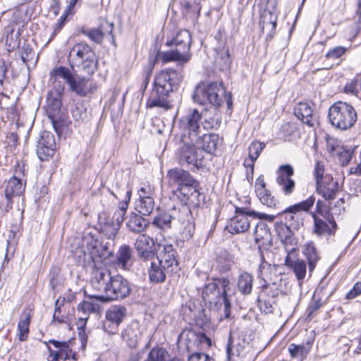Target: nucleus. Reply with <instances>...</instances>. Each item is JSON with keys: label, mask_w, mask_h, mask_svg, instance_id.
Instances as JSON below:
<instances>
[{"label": "nucleus", "mask_w": 361, "mask_h": 361, "mask_svg": "<svg viewBox=\"0 0 361 361\" xmlns=\"http://www.w3.org/2000/svg\"><path fill=\"white\" fill-rule=\"evenodd\" d=\"M71 252L78 265L91 270L92 288L103 293L114 276L106 267L114 257L113 251L91 236H78L71 245Z\"/></svg>", "instance_id": "obj_1"}, {"label": "nucleus", "mask_w": 361, "mask_h": 361, "mask_svg": "<svg viewBox=\"0 0 361 361\" xmlns=\"http://www.w3.org/2000/svg\"><path fill=\"white\" fill-rule=\"evenodd\" d=\"M166 178L172 200L188 207L204 204L205 195L200 190V183L188 171L176 167L167 171Z\"/></svg>", "instance_id": "obj_2"}, {"label": "nucleus", "mask_w": 361, "mask_h": 361, "mask_svg": "<svg viewBox=\"0 0 361 361\" xmlns=\"http://www.w3.org/2000/svg\"><path fill=\"white\" fill-rule=\"evenodd\" d=\"M69 87L76 94L85 96L90 90L89 79L75 72V68L81 69L87 75H92L97 69V60L94 51L87 44H75L69 51Z\"/></svg>", "instance_id": "obj_3"}, {"label": "nucleus", "mask_w": 361, "mask_h": 361, "mask_svg": "<svg viewBox=\"0 0 361 361\" xmlns=\"http://www.w3.org/2000/svg\"><path fill=\"white\" fill-rule=\"evenodd\" d=\"M181 80V74L176 70L161 71L154 78L152 91L146 102L147 108L157 107L165 111L171 109L169 97L178 88Z\"/></svg>", "instance_id": "obj_4"}, {"label": "nucleus", "mask_w": 361, "mask_h": 361, "mask_svg": "<svg viewBox=\"0 0 361 361\" xmlns=\"http://www.w3.org/2000/svg\"><path fill=\"white\" fill-rule=\"evenodd\" d=\"M230 280L226 277L213 278L202 290V298L205 306L213 310L223 308L225 318L231 314V304L227 294Z\"/></svg>", "instance_id": "obj_5"}, {"label": "nucleus", "mask_w": 361, "mask_h": 361, "mask_svg": "<svg viewBox=\"0 0 361 361\" xmlns=\"http://www.w3.org/2000/svg\"><path fill=\"white\" fill-rule=\"evenodd\" d=\"M192 97L194 102L201 105L211 104L219 107L226 102L228 110L231 111L233 108L231 93L226 92L221 82L199 84L194 91Z\"/></svg>", "instance_id": "obj_6"}, {"label": "nucleus", "mask_w": 361, "mask_h": 361, "mask_svg": "<svg viewBox=\"0 0 361 361\" xmlns=\"http://www.w3.org/2000/svg\"><path fill=\"white\" fill-rule=\"evenodd\" d=\"M192 37L190 32L187 30L179 31L166 44L169 47H174V49L164 51L161 57L164 63L170 61H178L181 63L188 62L191 59L190 46Z\"/></svg>", "instance_id": "obj_7"}, {"label": "nucleus", "mask_w": 361, "mask_h": 361, "mask_svg": "<svg viewBox=\"0 0 361 361\" xmlns=\"http://www.w3.org/2000/svg\"><path fill=\"white\" fill-rule=\"evenodd\" d=\"M235 216L232 217L226 226L231 234H238L247 231L250 226V218L272 222L276 215L259 212L247 207H235Z\"/></svg>", "instance_id": "obj_8"}, {"label": "nucleus", "mask_w": 361, "mask_h": 361, "mask_svg": "<svg viewBox=\"0 0 361 361\" xmlns=\"http://www.w3.org/2000/svg\"><path fill=\"white\" fill-rule=\"evenodd\" d=\"M49 80L53 84V89L47 96V106L54 109L62 106V97L65 85L68 84V67L56 65L49 72Z\"/></svg>", "instance_id": "obj_9"}, {"label": "nucleus", "mask_w": 361, "mask_h": 361, "mask_svg": "<svg viewBox=\"0 0 361 361\" xmlns=\"http://www.w3.org/2000/svg\"><path fill=\"white\" fill-rule=\"evenodd\" d=\"M329 120L335 128L344 130L352 128L357 121V113L349 104L338 102L329 109Z\"/></svg>", "instance_id": "obj_10"}, {"label": "nucleus", "mask_w": 361, "mask_h": 361, "mask_svg": "<svg viewBox=\"0 0 361 361\" xmlns=\"http://www.w3.org/2000/svg\"><path fill=\"white\" fill-rule=\"evenodd\" d=\"M176 154L181 165L196 169L203 166L204 156L197 141L180 140Z\"/></svg>", "instance_id": "obj_11"}, {"label": "nucleus", "mask_w": 361, "mask_h": 361, "mask_svg": "<svg viewBox=\"0 0 361 361\" xmlns=\"http://www.w3.org/2000/svg\"><path fill=\"white\" fill-rule=\"evenodd\" d=\"M202 114L197 109L189 111L178 121L180 140L197 141L200 140Z\"/></svg>", "instance_id": "obj_12"}, {"label": "nucleus", "mask_w": 361, "mask_h": 361, "mask_svg": "<svg viewBox=\"0 0 361 361\" xmlns=\"http://www.w3.org/2000/svg\"><path fill=\"white\" fill-rule=\"evenodd\" d=\"M131 292L128 281L120 274L113 276L100 298L104 300H121L127 298Z\"/></svg>", "instance_id": "obj_13"}, {"label": "nucleus", "mask_w": 361, "mask_h": 361, "mask_svg": "<svg viewBox=\"0 0 361 361\" xmlns=\"http://www.w3.org/2000/svg\"><path fill=\"white\" fill-rule=\"evenodd\" d=\"M180 214L190 217V207L181 205L180 208L173 207L168 211L162 212L154 217L152 224L161 231L166 232L171 228L173 220L184 221L185 218L180 216Z\"/></svg>", "instance_id": "obj_14"}, {"label": "nucleus", "mask_w": 361, "mask_h": 361, "mask_svg": "<svg viewBox=\"0 0 361 361\" xmlns=\"http://www.w3.org/2000/svg\"><path fill=\"white\" fill-rule=\"evenodd\" d=\"M159 252H157L155 259L165 265L166 268L175 274L180 270L178 255L175 246L168 242L159 244Z\"/></svg>", "instance_id": "obj_15"}, {"label": "nucleus", "mask_w": 361, "mask_h": 361, "mask_svg": "<svg viewBox=\"0 0 361 361\" xmlns=\"http://www.w3.org/2000/svg\"><path fill=\"white\" fill-rule=\"evenodd\" d=\"M134 248L138 259L147 265L151 259H155L157 251L154 248V241L149 235L140 234L134 243Z\"/></svg>", "instance_id": "obj_16"}, {"label": "nucleus", "mask_w": 361, "mask_h": 361, "mask_svg": "<svg viewBox=\"0 0 361 361\" xmlns=\"http://www.w3.org/2000/svg\"><path fill=\"white\" fill-rule=\"evenodd\" d=\"M127 315V309L123 305H113L106 310L103 329L109 334H116L119 325Z\"/></svg>", "instance_id": "obj_17"}, {"label": "nucleus", "mask_w": 361, "mask_h": 361, "mask_svg": "<svg viewBox=\"0 0 361 361\" xmlns=\"http://www.w3.org/2000/svg\"><path fill=\"white\" fill-rule=\"evenodd\" d=\"M36 154L40 161H47L51 158L56 150V141L54 135L49 131H42L37 138Z\"/></svg>", "instance_id": "obj_18"}, {"label": "nucleus", "mask_w": 361, "mask_h": 361, "mask_svg": "<svg viewBox=\"0 0 361 361\" xmlns=\"http://www.w3.org/2000/svg\"><path fill=\"white\" fill-rule=\"evenodd\" d=\"M48 108L50 111L48 117L51 121L54 131L59 138L66 140L68 135V114L66 109H61V106L59 109Z\"/></svg>", "instance_id": "obj_19"}, {"label": "nucleus", "mask_w": 361, "mask_h": 361, "mask_svg": "<svg viewBox=\"0 0 361 361\" xmlns=\"http://www.w3.org/2000/svg\"><path fill=\"white\" fill-rule=\"evenodd\" d=\"M148 262L149 263L147 268L148 279L152 284L163 283L165 282L167 275L175 274L157 259H151Z\"/></svg>", "instance_id": "obj_20"}, {"label": "nucleus", "mask_w": 361, "mask_h": 361, "mask_svg": "<svg viewBox=\"0 0 361 361\" xmlns=\"http://www.w3.org/2000/svg\"><path fill=\"white\" fill-rule=\"evenodd\" d=\"M270 268V264L267 262H262L259 267L258 277L264 281V283L262 285L260 293H264V296L267 298L275 300V298L283 292V290L281 285L279 284L277 282L269 283L266 281L265 271Z\"/></svg>", "instance_id": "obj_21"}, {"label": "nucleus", "mask_w": 361, "mask_h": 361, "mask_svg": "<svg viewBox=\"0 0 361 361\" xmlns=\"http://www.w3.org/2000/svg\"><path fill=\"white\" fill-rule=\"evenodd\" d=\"M255 191L260 202L269 208H275L278 200L272 195L270 190L267 189L264 176L260 175L255 181Z\"/></svg>", "instance_id": "obj_22"}, {"label": "nucleus", "mask_w": 361, "mask_h": 361, "mask_svg": "<svg viewBox=\"0 0 361 361\" xmlns=\"http://www.w3.org/2000/svg\"><path fill=\"white\" fill-rule=\"evenodd\" d=\"M295 116L303 123L310 127H314L318 124V118L314 114L312 105L307 102H299L294 107Z\"/></svg>", "instance_id": "obj_23"}, {"label": "nucleus", "mask_w": 361, "mask_h": 361, "mask_svg": "<svg viewBox=\"0 0 361 361\" xmlns=\"http://www.w3.org/2000/svg\"><path fill=\"white\" fill-rule=\"evenodd\" d=\"M114 27V25L113 23H110L106 20H102L99 28L82 30V32L92 42L97 44H101L106 35H111L112 40L114 41V36L112 35Z\"/></svg>", "instance_id": "obj_24"}, {"label": "nucleus", "mask_w": 361, "mask_h": 361, "mask_svg": "<svg viewBox=\"0 0 361 361\" xmlns=\"http://www.w3.org/2000/svg\"><path fill=\"white\" fill-rule=\"evenodd\" d=\"M326 220L313 215L314 233L318 236L333 235L336 229L337 224L334 218L326 216Z\"/></svg>", "instance_id": "obj_25"}, {"label": "nucleus", "mask_w": 361, "mask_h": 361, "mask_svg": "<svg viewBox=\"0 0 361 361\" xmlns=\"http://www.w3.org/2000/svg\"><path fill=\"white\" fill-rule=\"evenodd\" d=\"M249 343L245 341V338L235 337V333L230 332V335L226 345L227 360L230 361L233 356H243L244 351Z\"/></svg>", "instance_id": "obj_26"}, {"label": "nucleus", "mask_w": 361, "mask_h": 361, "mask_svg": "<svg viewBox=\"0 0 361 361\" xmlns=\"http://www.w3.org/2000/svg\"><path fill=\"white\" fill-rule=\"evenodd\" d=\"M180 1V12L184 18L195 21L200 16L202 9V3L206 0Z\"/></svg>", "instance_id": "obj_27"}, {"label": "nucleus", "mask_w": 361, "mask_h": 361, "mask_svg": "<svg viewBox=\"0 0 361 361\" xmlns=\"http://www.w3.org/2000/svg\"><path fill=\"white\" fill-rule=\"evenodd\" d=\"M116 264L123 270H130L133 264V251L126 244L121 245L116 254Z\"/></svg>", "instance_id": "obj_28"}, {"label": "nucleus", "mask_w": 361, "mask_h": 361, "mask_svg": "<svg viewBox=\"0 0 361 361\" xmlns=\"http://www.w3.org/2000/svg\"><path fill=\"white\" fill-rule=\"evenodd\" d=\"M25 188L20 178L13 176L9 179L6 186L4 192L6 200V207H11L13 197L19 196L24 192Z\"/></svg>", "instance_id": "obj_29"}, {"label": "nucleus", "mask_w": 361, "mask_h": 361, "mask_svg": "<svg viewBox=\"0 0 361 361\" xmlns=\"http://www.w3.org/2000/svg\"><path fill=\"white\" fill-rule=\"evenodd\" d=\"M220 143L219 136L214 133L202 134L201 133L200 140L197 141V145L202 149V152L209 154L214 153Z\"/></svg>", "instance_id": "obj_30"}, {"label": "nucleus", "mask_w": 361, "mask_h": 361, "mask_svg": "<svg viewBox=\"0 0 361 361\" xmlns=\"http://www.w3.org/2000/svg\"><path fill=\"white\" fill-rule=\"evenodd\" d=\"M46 343L49 351V357H51V361H58L59 358H63L64 360H68L67 342H60L51 339Z\"/></svg>", "instance_id": "obj_31"}, {"label": "nucleus", "mask_w": 361, "mask_h": 361, "mask_svg": "<svg viewBox=\"0 0 361 361\" xmlns=\"http://www.w3.org/2000/svg\"><path fill=\"white\" fill-rule=\"evenodd\" d=\"M32 310L27 306L20 314V319L18 324V340L25 341L27 340L30 332V324L31 322Z\"/></svg>", "instance_id": "obj_32"}, {"label": "nucleus", "mask_w": 361, "mask_h": 361, "mask_svg": "<svg viewBox=\"0 0 361 361\" xmlns=\"http://www.w3.org/2000/svg\"><path fill=\"white\" fill-rule=\"evenodd\" d=\"M278 214L283 216L285 221L283 224H286L289 227L293 228V230H298L300 226L303 224L302 214L297 210L290 209V206L286 208Z\"/></svg>", "instance_id": "obj_33"}, {"label": "nucleus", "mask_w": 361, "mask_h": 361, "mask_svg": "<svg viewBox=\"0 0 361 361\" xmlns=\"http://www.w3.org/2000/svg\"><path fill=\"white\" fill-rule=\"evenodd\" d=\"M253 276L245 271L240 273L237 280V288L238 291L244 296L251 294L253 288Z\"/></svg>", "instance_id": "obj_34"}, {"label": "nucleus", "mask_w": 361, "mask_h": 361, "mask_svg": "<svg viewBox=\"0 0 361 361\" xmlns=\"http://www.w3.org/2000/svg\"><path fill=\"white\" fill-rule=\"evenodd\" d=\"M149 224V221L143 218L140 214L131 213L126 223V226L129 231L140 233L147 228Z\"/></svg>", "instance_id": "obj_35"}, {"label": "nucleus", "mask_w": 361, "mask_h": 361, "mask_svg": "<svg viewBox=\"0 0 361 361\" xmlns=\"http://www.w3.org/2000/svg\"><path fill=\"white\" fill-rule=\"evenodd\" d=\"M337 182H321L316 184V190L318 194L321 195L326 200H334L337 194Z\"/></svg>", "instance_id": "obj_36"}, {"label": "nucleus", "mask_w": 361, "mask_h": 361, "mask_svg": "<svg viewBox=\"0 0 361 361\" xmlns=\"http://www.w3.org/2000/svg\"><path fill=\"white\" fill-rule=\"evenodd\" d=\"M313 341L308 340L305 344L297 345L290 343L288 346V352L292 358H299L302 361L310 353Z\"/></svg>", "instance_id": "obj_37"}, {"label": "nucleus", "mask_w": 361, "mask_h": 361, "mask_svg": "<svg viewBox=\"0 0 361 361\" xmlns=\"http://www.w3.org/2000/svg\"><path fill=\"white\" fill-rule=\"evenodd\" d=\"M302 252L307 259L309 272L311 274L314 271L316 264L319 259V256L314 243L309 242L306 243Z\"/></svg>", "instance_id": "obj_38"}, {"label": "nucleus", "mask_w": 361, "mask_h": 361, "mask_svg": "<svg viewBox=\"0 0 361 361\" xmlns=\"http://www.w3.org/2000/svg\"><path fill=\"white\" fill-rule=\"evenodd\" d=\"M288 266L293 270L299 285L301 286L307 274L306 262L302 259H297L291 260L288 263Z\"/></svg>", "instance_id": "obj_39"}, {"label": "nucleus", "mask_w": 361, "mask_h": 361, "mask_svg": "<svg viewBox=\"0 0 361 361\" xmlns=\"http://www.w3.org/2000/svg\"><path fill=\"white\" fill-rule=\"evenodd\" d=\"M276 229L281 241L284 245L293 244L295 242L293 237V231L295 230H293V228H290L288 225L281 223L276 226Z\"/></svg>", "instance_id": "obj_40"}, {"label": "nucleus", "mask_w": 361, "mask_h": 361, "mask_svg": "<svg viewBox=\"0 0 361 361\" xmlns=\"http://www.w3.org/2000/svg\"><path fill=\"white\" fill-rule=\"evenodd\" d=\"M233 262V255L224 252L217 257V268L220 272L226 273L231 269Z\"/></svg>", "instance_id": "obj_41"}, {"label": "nucleus", "mask_w": 361, "mask_h": 361, "mask_svg": "<svg viewBox=\"0 0 361 361\" xmlns=\"http://www.w3.org/2000/svg\"><path fill=\"white\" fill-rule=\"evenodd\" d=\"M191 208L194 207H190V217H186L182 214L180 215L182 216L183 218H185L184 221H180L183 224H185L184 228L181 232V235L183 240H190L193 236L195 233V226L192 221Z\"/></svg>", "instance_id": "obj_42"}, {"label": "nucleus", "mask_w": 361, "mask_h": 361, "mask_svg": "<svg viewBox=\"0 0 361 361\" xmlns=\"http://www.w3.org/2000/svg\"><path fill=\"white\" fill-rule=\"evenodd\" d=\"M154 209V200H138L135 205V209L143 216H149Z\"/></svg>", "instance_id": "obj_43"}, {"label": "nucleus", "mask_w": 361, "mask_h": 361, "mask_svg": "<svg viewBox=\"0 0 361 361\" xmlns=\"http://www.w3.org/2000/svg\"><path fill=\"white\" fill-rule=\"evenodd\" d=\"M221 122V115L219 111L214 109L213 115L204 118V122L201 121V124L204 129H216L220 126Z\"/></svg>", "instance_id": "obj_44"}, {"label": "nucleus", "mask_w": 361, "mask_h": 361, "mask_svg": "<svg viewBox=\"0 0 361 361\" xmlns=\"http://www.w3.org/2000/svg\"><path fill=\"white\" fill-rule=\"evenodd\" d=\"M141 334L139 329L133 325L127 328L123 333V337L128 342L130 347H134L140 339Z\"/></svg>", "instance_id": "obj_45"}, {"label": "nucleus", "mask_w": 361, "mask_h": 361, "mask_svg": "<svg viewBox=\"0 0 361 361\" xmlns=\"http://www.w3.org/2000/svg\"><path fill=\"white\" fill-rule=\"evenodd\" d=\"M154 66V61H149L147 66H146L142 71V78L140 87V91L143 94L148 86L151 76L152 75Z\"/></svg>", "instance_id": "obj_46"}, {"label": "nucleus", "mask_w": 361, "mask_h": 361, "mask_svg": "<svg viewBox=\"0 0 361 361\" xmlns=\"http://www.w3.org/2000/svg\"><path fill=\"white\" fill-rule=\"evenodd\" d=\"M258 306L260 310L265 314L272 313L275 300L267 298L264 293H259L257 298Z\"/></svg>", "instance_id": "obj_47"}, {"label": "nucleus", "mask_w": 361, "mask_h": 361, "mask_svg": "<svg viewBox=\"0 0 361 361\" xmlns=\"http://www.w3.org/2000/svg\"><path fill=\"white\" fill-rule=\"evenodd\" d=\"M23 219V211L17 209L16 213L13 214V220L10 223V232L13 234V237L21 230Z\"/></svg>", "instance_id": "obj_48"}, {"label": "nucleus", "mask_w": 361, "mask_h": 361, "mask_svg": "<svg viewBox=\"0 0 361 361\" xmlns=\"http://www.w3.org/2000/svg\"><path fill=\"white\" fill-rule=\"evenodd\" d=\"M169 359L168 352L163 348L155 347L148 353L147 361H166Z\"/></svg>", "instance_id": "obj_49"}, {"label": "nucleus", "mask_w": 361, "mask_h": 361, "mask_svg": "<svg viewBox=\"0 0 361 361\" xmlns=\"http://www.w3.org/2000/svg\"><path fill=\"white\" fill-rule=\"evenodd\" d=\"M216 60L218 63L222 64V68H228L231 63V59L228 48H216Z\"/></svg>", "instance_id": "obj_50"}, {"label": "nucleus", "mask_w": 361, "mask_h": 361, "mask_svg": "<svg viewBox=\"0 0 361 361\" xmlns=\"http://www.w3.org/2000/svg\"><path fill=\"white\" fill-rule=\"evenodd\" d=\"M276 182L285 195H290L293 192L295 181L292 178H285L284 175H278Z\"/></svg>", "instance_id": "obj_51"}, {"label": "nucleus", "mask_w": 361, "mask_h": 361, "mask_svg": "<svg viewBox=\"0 0 361 361\" xmlns=\"http://www.w3.org/2000/svg\"><path fill=\"white\" fill-rule=\"evenodd\" d=\"M119 228L113 221L108 220L102 226L101 230L108 239H113L116 235Z\"/></svg>", "instance_id": "obj_52"}, {"label": "nucleus", "mask_w": 361, "mask_h": 361, "mask_svg": "<svg viewBox=\"0 0 361 361\" xmlns=\"http://www.w3.org/2000/svg\"><path fill=\"white\" fill-rule=\"evenodd\" d=\"M345 199L341 197L338 199L333 206H329L327 212H326L331 218H334L335 216H339L343 212L345 211Z\"/></svg>", "instance_id": "obj_53"}, {"label": "nucleus", "mask_w": 361, "mask_h": 361, "mask_svg": "<svg viewBox=\"0 0 361 361\" xmlns=\"http://www.w3.org/2000/svg\"><path fill=\"white\" fill-rule=\"evenodd\" d=\"M266 145L259 141L252 142L248 147V157L257 159Z\"/></svg>", "instance_id": "obj_54"}, {"label": "nucleus", "mask_w": 361, "mask_h": 361, "mask_svg": "<svg viewBox=\"0 0 361 361\" xmlns=\"http://www.w3.org/2000/svg\"><path fill=\"white\" fill-rule=\"evenodd\" d=\"M99 310V305L90 301H82L78 305V312H81L83 314H90L97 312Z\"/></svg>", "instance_id": "obj_55"}, {"label": "nucleus", "mask_w": 361, "mask_h": 361, "mask_svg": "<svg viewBox=\"0 0 361 361\" xmlns=\"http://www.w3.org/2000/svg\"><path fill=\"white\" fill-rule=\"evenodd\" d=\"M315 202V197L314 195L310 196L307 200L301 201L290 206V209L300 212H308L310 208L313 206Z\"/></svg>", "instance_id": "obj_56"}, {"label": "nucleus", "mask_w": 361, "mask_h": 361, "mask_svg": "<svg viewBox=\"0 0 361 361\" xmlns=\"http://www.w3.org/2000/svg\"><path fill=\"white\" fill-rule=\"evenodd\" d=\"M87 317L85 318H79L78 324V337L81 343V348L84 350L86 347V344L87 342V336L85 334V326L86 324V321L87 320Z\"/></svg>", "instance_id": "obj_57"}, {"label": "nucleus", "mask_w": 361, "mask_h": 361, "mask_svg": "<svg viewBox=\"0 0 361 361\" xmlns=\"http://www.w3.org/2000/svg\"><path fill=\"white\" fill-rule=\"evenodd\" d=\"M353 152L350 149H340L336 152V156L342 166H347L353 158Z\"/></svg>", "instance_id": "obj_58"}, {"label": "nucleus", "mask_w": 361, "mask_h": 361, "mask_svg": "<svg viewBox=\"0 0 361 361\" xmlns=\"http://www.w3.org/2000/svg\"><path fill=\"white\" fill-rule=\"evenodd\" d=\"M65 298H63V301L60 302V299H58L55 302V310L53 314V322H57L59 324L66 323V317L61 315V306L63 305Z\"/></svg>", "instance_id": "obj_59"}, {"label": "nucleus", "mask_w": 361, "mask_h": 361, "mask_svg": "<svg viewBox=\"0 0 361 361\" xmlns=\"http://www.w3.org/2000/svg\"><path fill=\"white\" fill-rule=\"evenodd\" d=\"M154 189L149 185H144L137 190L138 200L154 199Z\"/></svg>", "instance_id": "obj_60"}, {"label": "nucleus", "mask_w": 361, "mask_h": 361, "mask_svg": "<svg viewBox=\"0 0 361 361\" xmlns=\"http://www.w3.org/2000/svg\"><path fill=\"white\" fill-rule=\"evenodd\" d=\"M346 50L345 47L341 46L334 47L326 54V58L332 60L338 59L345 53Z\"/></svg>", "instance_id": "obj_61"}, {"label": "nucleus", "mask_w": 361, "mask_h": 361, "mask_svg": "<svg viewBox=\"0 0 361 361\" xmlns=\"http://www.w3.org/2000/svg\"><path fill=\"white\" fill-rule=\"evenodd\" d=\"M324 164L322 161H317L314 169V176L316 184L323 182V176L324 173Z\"/></svg>", "instance_id": "obj_62"}, {"label": "nucleus", "mask_w": 361, "mask_h": 361, "mask_svg": "<svg viewBox=\"0 0 361 361\" xmlns=\"http://www.w3.org/2000/svg\"><path fill=\"white\" fill-rule=\"evenodd\" d=\"M34 54L32 48L29 44H23L20 56L23 63L27 64V63L32 59Z\"/></svg>", "instance_id": "obj_63"}, {"label": "nucleus", "mask_w": 361, "mask_h": 361, "mask_svg": "<svg viewBox=\"0 0 361 361\" xmlns=\"http://www.w3.org/2000/svg\"><path fill=\"white\" fill-rule=\"evenodd\" d=\"M314 297V295L312 301L309 304L306 310L307 319H311L313 314L322 306L320 298L316 300Z\"/></svg>", "instance_id": "obj_64"}]
</instances>
